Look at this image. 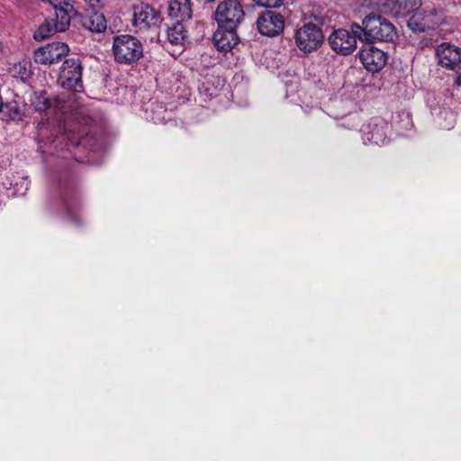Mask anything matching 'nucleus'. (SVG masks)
Returning <instances> with one entry per match:
<instances>
[{"label":"nucleus","instance_id":"nucleus-5","mask_svg":"<svg viewBox=\"0 0 461 461\" xmlns=\"http://www.w3.org/2000/svg\"><path fill=\"white\" fill-rule=\"evenodd\" d=\"M245 13L238 0L221 2L215 11V20L218 26L237 28L242 22Z\"/></svg>","mask_w":461,"mask_h":461},{"label":"nucleus","instance_id":"nucleus-4","mask_svg":"<svg viewBox=\"0 0 461 461\" xmlns=\"http://www.w3.org/2000/svg\"><path fill=\"white\" fill-rule=\"evenodd\" d=\"M294 39L296 46L301 51L311 53L321 46L324 35L318 25L308 23L295 32Z\"/></svg>","mask_w":461,"mask_h":461},{"label":"nucleus","instance_id":"nucleus-1","mask_svg":"<svg viewBox=\"0 0 461 461\" xmlns=\"http://www.w3.org/2000/svg\"><path fill=\"white\" fill-rule=\"evenodd\" d=\"M112 50L115 62L121 65H133L143 57L142 43L130 34L113 37Z\"/></svg>","mask_w":461,"mask_h":461},{"label":"nucleus","instance_id":"nucleus-27","mask_svg":"<svg viewBox=\"0 0 461 461\" xmlns=\"http://www.w3.org/2000/svg\"><path fill=\"white\" fill-rule=\"evenodd\" d=\"M456 83L461 86V70L456 72Z\"/></svg>","mask_w":461,"mask_h":461},{"label":"nucleus","instance_id":"nucleus-24","mask_svg":"<svg viewBox=\"0 0 461 461\" xmlns=\"http://www.w3.org/2000/svg\"><path fill=\"white\" fill-rule=\"evenodd\" d=\"M365 25L363 23L360 25L358 23H352L350 26V33L351 35H354L357 39H359L362 41H365V33L366 30L364 29Z\"/></svg>","mask_w":461,"mask_h":461},{"label":"nucleus","instance_id":"nucleus-28","mask_svg":"<svg viewBox=\"0 0 461 461\" xmlns=\"http://www.w3.org/2000/svg\"><path fill=\"white\" fill-rule=\"evenodd\" d=\"M4 50V46H3V43L0 41V52H2Z\"/></svg>","mask_w":461,"mask_h":461},{"label":"nucleus","instance_id":"nucleus-12","mask_svg":"<svg viewBox=\"0 0 461 461\" xmlns=\"http://www.w3.org/2000/svg\"><path fill=\"white\" fill-rule=\"evenodd\" d=\"M160 15L149 5L140 4L133 7L132 25L136 31H145L158 24Z\"/></svg>","mask_w":461,"mask_h":461},{"label":"nucleus","instance_id":"nucleus-16","mask_svg":"<svg viewBox=\"0 0 461 461\" xmlns=\"http://www.w3.org/2000/svg\"><path fill=\"white\" fill-rule=\"evenodd\" d=\"M79 23L85 29L91 32H102L106 30L107 23L104 15L95 9L81 14Z\"/></svg>","mask_w":461,"mask_h":461},{"label":"nucleus","instance_id":"nucleus-3","mask_svg":"<svg viewBox=\"0 0 461 461\" xmlns=\"http://www.w3.org/2000/svg\"><path fill=\"white\" fill-rule=\"evenodd\" d=\"M444 21V15L440 10L434 7H421L409 18L408 27L415 32H423L427 30H434Z\"/></svg>","mask_w":461,"mask_h":461},{"label":"nucleus","instance_id":"nucleus-7","mask_svg":"<svg viewBox=\"0 0 461 461\" xmlns=\"http://www.w3.org/2000/svg\"><path fill=\"white\" fill-rule=\"evenodd\" d=\"M69 52L68 44L53 41L36 49L33 51V59L40 65L50 66L59 62Z\"/></svg>","mask_w":461,"mask_h":461},{"label":"nucleus","instance_id":"nucleus-22","mask_svg":"<svg viewBox=\"0 0 461 461\" xmlns=\"http://www.w3.org/2000/svg\"><path fill=\"white\" fill-rule=\"evenodd\" d=\"M59 32L56 25L50 21H46L41 24L34 32V39L36 41H42L52 35L54 32Z\"/></svg>","mask_w":461,"mask_h":461},{"label":"nucleus","instance_id":"nucleus-6","mask_svg":"<svg viewBox=\"0 0 461 461\" xmlns=\"http://www.w3.org/2000/svg\"><path fill=\"white\" fill-rule=\"evenodd\" d=\"M82 64L78 59H66L59 74V82L68 89L79 91L82 87Z\"/></svg>","mask_w":461,"mask_h":461},{"label":"nucleus","instance_id":"nucleus-26","mask_svg":"<svg viewBox=\"0 0 461 461\" xmlns=\"http://www.w3.org/2000/svg\"><path fill=\"white\" fill-rule=\"evenodd\" d=\"M92 9H98L104 6L105 0H84Z\"/></svg>","mask_w":461,"mask_h":461},{"label":"nucleus","instance_id":"nucleus-14","mask_svg":"<svg viewBox=\"0 0 461 461\" xmlns=\"http://www.w3.org/2000/svg\"><path fill=\"white\" fill-rule=\"evenodd\" d=\"M436 55L438 64L447 68L454 69L461 62V50L458 47L443 42L438 46Z\"/></svg>","mask_w":461,"mask_h":461},{"label":"nucleus","instance_id":"nucleus-23","mask_svg":"<svg viewBox=\"0 0 461 461\" xmlns=\"http://www.w3.org/2000/svg\"><path fill=\"white\" fill-rule=\"evenodd\" d=\"M439 119L444 120V122H440V126L443 129L450 130L454 127L456 122V115L451 111H442L439 114Z\"/></svg>","mask_w":461,"mask_h":461},{"label":"nucleus","instance_id":"nucleus-17","mask_svg":"<svg viewBox=\"0 0 461 461\" xmlns=\"http://www.w3.org/2000/svg\"><path fill=\"white\" fill-rule=\"evenodd\" d=\"M167 14L171 18L176 19V22L189 21L193 14L191 0H171L168 3Z\"/></svg>","mask_w":461,"mask_h":461},{"label":"nucleus","instance_id":"nucleus-15","mask_svg":"<svg viewBox=\"0 0 461 461\" xmlns=\"http://www.w3.org/2000/svg\"><path fill=\"white\" fill-rule=\"evenodd\" d=\"M213 42L220 51L228 52L231 50L239 42L236 28L218 26L213 34Z\"/></svg>","mask_w":461,"mask_h":461},{"label":"nucleus","instance_id":"nucleus-21","mask_svg":"<svg viewBox=\"0 0 461 461\" xmlns=\"http://www.w3.org/2000/svg\"><path fill=\"white\" fill-rule=\"evenodd\" d=\"M32 105L36 111L43 112L51 106V101L45 91H41L33 95Z\"/></svg>","mask_w":461,"mask_h":461},{"label":"nucleus","instance_id":"nucleus-8","mask_svg":"<svg viewBox=\"0 0 461 461\" xmlns=\"http://www.w3.org/2000/svg\"><path fill=\"white\" fill-rule=\"evenodd\" d=\"M374 4L380 12L394 17L412 15L422 5L421 0H377Z\"/></svg>","mask_w":461,"mask_h":461},{"label":"nucleus","instance_id":"nucleus-25","mask_svg":"<svg viewBox=\"0 0 461 461\" xmlns=\"http://www.w3.org/2000/svg\"><path fill=\"white\" fill-rule=\"evenodd\" d=\"M258 5L268 7V8H277L282 5L283 0H252Z\"/></svg>","mask_w":461,"mask_h":461},{"label":"nucleus","instance_id":"nucleus-11","mask_svg":"<svg viewBox=\"0 0 461 461\" xmlns=\"http://www.w3.org/2000/svg\"><path fill=\"white\" fill-rule=\"evenodd\" d=\"M328 41L332 50L343 56L351 54L357 49L356 37L346 29L334 30Z\"/></svg>","mask_w":461,"mask_h":461},{"label":"nucleus","instance_id":"nucleus-19","mask_svg":"<svg viewBox=\"0 0 461 461\" xmlns=\"http://www.w3.org/2000/svg\"><path fill=\"white\" fill-rule=\"evenodd\" d=\"M167 40L173 45H181L186 38V30L183 23L176 22L167 31Z\"/></svg>","mask_w":461,"mask_h":461},{"label":"nucleus","instance_id":"nucleus-10","mask_svg":"<svg viewBox=\"0 0 461 461\" xmlns=\"http://www.w3.org/2000/svg\"><path fill=\"white\" fill-rule=\"evenodd\" d=\"M389 125L382 118H373L361 129L364 143L383 145L387 140Z\"/></svg>","mask_w":461,"mask_h":461},{"label":"nucleus","instance_id":"nucleus-18","mask_svg":"<svg viewBox=\"0 0 461 461\" xmlns=\"http://www.w3.org/2000/svg\"><path fill=\"white\" fill-rule=\"evenodd\" d=\"M3 115L10 121H22L25 116V104L17 101H11L5 104H2L1 111Z\"/></svg>","mask_w":461,"mask_h":461},{"label":"nucleus","instance_id":"nucleus-9","mask_svg":"<svg viewBox=\"0 0 461 461\" xmlns=\"http://www.w3.org/2000/svg\"><path fill=\"white\" fill-rule=\"evenodd\" d=\"M256 24L260 34L275 37L284 31L285 17L276 11L265 10L258 15Z\"/></svg>","mask_w":461,"mask_h":461},{"label":"nucleus","instance_id":"nucleus-20","mask_svg":"<svg viewBox=\"0 0 461 461\" xmlns=\"http://www.w3.org/2000/svg\"><path fill=\"white\" fill-rule=\"evenodd\" d=\"M56 10V29L59 32H65L70 25V15L68 12L62 6L58 7L55 5Z\"/></svg>","mask_w":461,"mask_h":461},{"label":"nucleus","instance_id":"nucleus-2","mask_svg":"<svg viewBox=\"0 0 461 461\" xmlns=\"http://www.w3.org/2000/svg\"><path fill=\"white\" fill-rule=\"evenodd\" d=\"M365 25V41H393L397 37L394 25L384 16L374 12L368 14L363 19Z\"/></svg>","mask_w":461,"mask_h":461},{"label":"nucleus","instance_id":"nucleus-13","mask_svg":"<svg viewBox=\"0 0 461 461\" xmlns=\"http://www.w3.org/2000/svg\"><path fill=\"white\" fill-rule=\"evenodd\" d=\"M358 56L361 63L368 71L377 72L386 63V54L374 46L368 45L361 49Z\"/></svg>","mask_w":461,"mask_h":461}]
</instances>
